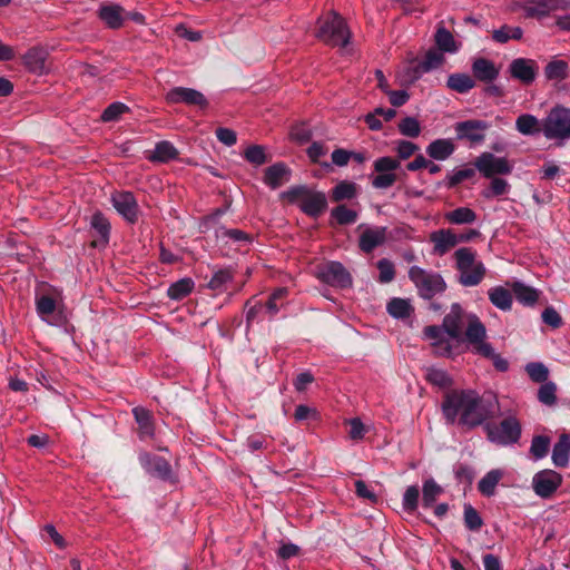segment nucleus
<instances>
[{"mask_svg": "<svg viewBox=\"0 0 570 570\" xmlns=\"http://www.w3.org/2000/svg\"><path fill=\"white\" fill-rule=\"evenodd\" d=\"M442 412L448 423L468 429L481 425L493 415L492 403L472 390L448 393L442 403Z\"/></svg>", "mask_w": 570, "mask_h": 570, "instance_id": "obj_1", "label": "nucleus"}, {"mask_svg": "<svg viewBox=\"0 0 570 570\" xmlns=\"http://www.w3.org/2000/svg\"><path fill=\"white\" fill-rule=\"evenodd\" d=\"M471 315V313L464 312L459 304H452L442 325L426 326L423 330V338L430 342L436 355L451 357L459 352L463 342V328Z\"/></svg>", "mask_w": 570, "mask_h": 570, "instance_id": "obj_2", "label": "nucleus"}, {"mask_svg": "<svg viewBox=\"0 0 570 570\" xmlns=\"http://www.w3.org/2000/svg\"><path fill=\"white\" fill-rule=\"evenodd\" d=\"M458 281L462 286L479 285L487 273L484 264L478 259L476 252L470 247H461L454 252Z\"/></svg>", "mask_w": 570, "mask_h": 570, "instance_id": "obj_3", "label": "nucleus"}, {"mask_svg": "<svg viewBox=\"0 0 570 570\" xmlns=\"http://www.w3.org/2000/svg\"><path fill=\"white\" fill-rule=\"evenodd\" d=\"M542 134L548 140H570V108L560 104L553 106L542 119Z\"/></svg>", "mask_w": 570, "mask_h": 570, "instance_id": "obj_4", "label": "nucleus"}, {"mask_svg": "<svg viewBox=\"0 0 570 570\" xmlns=\"http://www.w3.org/2000/svg\"><path fill=\"white\" fill-rule=\"evenodd\" d=\"M289 203L297 204L309 216H318L326 208V197L321 191H314L305 186H295L281 194Z\"/></svg>", "mask_w": 570, "mask_h": 570, "instance_id": "obj_5", "label": "nucleus"}, {"mask_svg": "<svg viewBox=\"0 0 570 570\" xmlns=\"http://www.w3.org/2000/svg\"><path fill=\"white\" fill-rule=\"evenodd\" d=\"M317 38L326 45L344 48L350 41V31L344 19L336 12H331L320 20Z\"/></svg>", "mask_w": 570, "mask_h": 570, "instance_id": "obj_6", "label": "nucleus"}, {"mask_svg": "<svg viewBox=\"0 0 570 570\" xmlns=\"http://www.w3.org/2000/svg\"><path fill=\"white\" fill-rule=\"evenodd\" d=\"M409 277L416 286L420 296L425 299H431L446 288V284L440 274L426 272L417 266L410 268Z\"/></svg>", "mask_w": 570, "mask_h": 570, "instance_id": "obj_7", "label": "nucleus"}, {"mask_svg": "<svg viewBox=\"0 0 570 570\" xmlns=\"http://www.w3.org/2000/svg\"><path fill=\"white\" fill-rule=\"evenodd\" d=\"M488 439L499 445H510L520 439L521 426L514 416L505 417L500 424L488 423L485 425Z\"/></svg>", "mask_w": 570, "mask_h": 570, "instance_id": "obj_8", "label": "nucleus"}, {"mask_svg": "<svg viewBox=\"0 0 570 570\" xmlns=\"http://www.w3.org/2000/svg\"><path fill=\"white\" fill-rule=\"evenodd\" d=\"M400 160L384 156L375 159L373 169L375 175L371 177V184L375 189H387L397 180L396 169L400 167Z\"/></svg>", "mask_w": 570, "mask_h": 570, "instance_id": "obj_9", "label": "nucleus"}, {"mask_svg": "<svg viewBox=\"0 0 570 570\" xmlns=\"http://www.w3.org/2000/svg\"><path fill=\"white\" fill-rule=\"evenodd\" d=\"M487 330L482 322L475 314H472L468 318V323L464 327L463 341H466L480 355H492L491 344L485 342Z\"/></svg>", "mask_w": 570, "mask_h": 570, "instance_id": "obj_10", "label": "nucleus"}, {"mask_svg": "<svg viewBox=\"0 0 570 570\" xmlns=\"http://www.w3.org/2000/svg\"><path fill=\"white\" fill-rule=\"evenodd\" d=\"M475 168L487 178L495 175H508L513 166L505 157H498L491 153H482L474 161Z\"/></svg>", "mask_w": 570, "mask_h": 570, "instance_id": "obj_11", "label": "nucleus"}, {"mask_svg": "<svg viewBox=\"0 0 570 570\" xmlns=\"http://www.w3.org/2000/svg\"><path fill=\"white\" fill-rule=\"evenodd\" d=\"M522 9L525 17L542 19L557 10L570 9V0H524Z\"/></svg>", "mask_w": 570, "mask_h": 570, "instance_id": "obj_12", "label": "nucleus"}, {"mask_svg": "<svg viewBox=\"0 0 570 570\" xmlns=\"http://www.w3.org/2000/svg\"><path fill=\"white\" fill-rule=\"evenodd\" d=\"M317 277L326 284L347 287L352 284L350 273L338 262H328L317 267Z\"/></svg>", "mask_w": 570, "mask_h": 570, "instance_id": "obj_13", "label": "nucleus"}, {"mask_svg": "<svg viewBox=\"0 0 570 570\" xmlns=\"http://www.w3.org/2000/svg\"><path fill=\"white\" fill-rule=\"evenodd\" d=\"M215 237L219 246L229 247L234 250L245 249L252 243L249 234L236 228H226L225 226L215 228Z\"/></svg>", "mask_w": 570, "mask_h": 570, "instance_id": "obj_14", "label": "nucleus"}, {"mask_svg": "<svg viewBox=\"0 0 570 570\" xmlns=\"http://www.w3.org/2000/svg\"><path fill=\"white\" fill-rule=\"evenodd\" d=\"M489 128V122L475 119L460 121L454 126L456 138L460 140H469L473 145H479L484 141L485 132Z\"/></svg>", "mask_w": 570, "mask_h": 570, "instance_id": "obj_15", "label": "nucleus"}, {"mask_svg": "<svg viewBox=\"0 0 570 570\" xmlns=\"http://www.w3.org/2000/svg\"><path fill=\"white\" fill-rule=\"evenodd\" d=\"M117 213L129 224L138 220L139 208L137 200L130 191H117L111 197Z\"/></svg>", "mask_w": 570, "mask_h": 570, "instance_id": "obj_16", "label": "nucleus"}, {"mask_svg": "<svg viewBox=\"0 0 570 570\" xmlns=\"http://www.w3.org/2000/svg\"><path fill=\"white\" fill-rule=\"evenodd\" d=\"M561 483V474L553 470H542L535 473L532 479V488L541 498H549Z\"/></svg>", "mask_w": 570, "mask_h": 570, "instance_id": "obj_17", "label": "nucleus"}, {"mask_svg": "<svg viewBox=\"0 0 570 570\" xmlns=\"http://www.w3.org/2000/svg\"><path fill=\"white\" fill-rule=\"evenodd\" d=\"M538 70V63L528 58H515L509 65L511 77L525 86L531 85L535 80Z\"/></svg>", "mask_w": 570, "mask_h": 570, "instance_id": "obj_18", "label": "nucleus"}, {"mask_svg": "<svg viewBox=\"0 0 570 570\" xmlns=\"http://www.w3.org/2000/svg\"><path fill=\"white\" fill-rule=\"evenodd\" d=\"M139 462L144 470L150 475L163 480L170 478L171 469L164 458L148 452H141L139 453Z\"/></svg>", "mask_w": 570, "mask_h": 570, "instance_id": "obj_19", "label": "nucleus"}, {"mask_svg": "<svg viewBox=\"0 0 570 570\" xmlns=\"http://www.w3.org/2000/svg\"><path fill=\"white\" fill-rule=\"evenodd\" d=\"M166 98L171 104L184 102L199 107H205L207 105V100L200 91L185 87H176L171 89L168 91Z\"/></svg>", "mask_w": 570, "mask_h": 570, "instance_id": "obj_20", "label": "nucleus"}, {"mask_svg": "<svg viewBox=\"0 0 570 570\" xmlns=\"http://www.w3.org/2000/svg\"><path fill=\"white\" fill-rule=\"evenodd\" d=\"M430 240L433 244V253L438 256L445 255L458 245L456 234L449 228L431 233Z\"/></svg>", "mask_w": 570, "mask_h": 570, "instance_id": "obj_21", "label": "nucleus"}, {"mask_svg": "<svg viewBox=\"0 0 570 570\" xmlns=\"http://www.w3.org/2000/svg\"><path fill=\"white\" fill-rule=\"evenodd\" d=\"M386 227H366L360 236V248L364 253H371L374 248L383 245L386 240Z\"/></svg>", "mask_w": 570, "mask_h": 570, "instance_id": "obj_22", "label": "nucleus"}, {"mask_svg": "<svg viewBox=\"0 0 570 570\" xmlns=\"http://www.w3.org/2000/svg\"><path fill=\"white\" fill-rule=\"evenodd\" d=\"M425 151L430 158L444 161L455 151V144L450 138H439L431 141Z\"/></svg>", "mask_w": 570, "mask_h": 570, "instance_id": "obj_23", "label": "nucleus"}, {"mask_svg": "<svg viewBox=\"0 0 570 570\" xmlns=\"http://www.w3.org/2000/svg\"><path fill=\"white\" fill-rule=\"evenodd\" d=\"M291 179L289 168L283 164L277 163L265 170L264 183L273 189H276Z\"/></svg>", "mask_w": 570, "mask_h": 570, "instance_id": "obj_24", "label": "nucleus"}, {"mask_svg": "<svg viewBox=\"0 0 570 570\" xmlns=\"http://www.w3.org/2000/svg\"><path fill=\"white\" fill-rule=\"evenodd\" d=\"M552 463L557 468H566L570 460V435L561 434L552 449Z\"/></svg>", "mask_w": 570, "mask_h": 570, "instance_id": "obj_25", "label": "nucleus"}, {"mask_svg": "<svg viewBox=\"0 0 570 570\" xmlns=\"http://www.w3.org/2000/svg\"><path fill=\"white\" fill-rule=\"evenodd\" d=\"M472 71L476 79L487 82L493 81L499 76V69L485 58L475 59L472 63Z\"/></svg>", "mask_w": 570, "mask_h": 570, "instance_id": "obj_26", "label": "nucleus"}, {"mask_svg": "<svg viewBox=\"0 0 570 570\" xmlns=\"http://www.w3.org/2000/svg\"><path fill=\"white\" fill-rule=\"evenodd\" d=\"M515 129L524 136L542 132V120L531 114H522L515 120Z\"/></svg>", "mask_w": 570, "mask_h": 570, "instance_id": "obj_27", "label": "nucleus"}, {"mask_svg": "<svg viewBox=\"0 0 570 570\" xmlns=\"http://www.w3.org/2000/svg\"><path fill=\"white\" fill-rule=\"evenodd\" d=\"M23 63L29 71L41 75L46 69V52L40 48H31L23 56Z\"/></svg>", "mask_w": 570, "mask_h": 570, "instance_id": "obj_28", "label": "nucleus"}, {"mask_svg": "<svg viewBox=\"0 0 570 570\" xmlns=\"http://www.w3.org/2000/svg\"><path fill=\"white\" fill-rule=\"evenodd\" d=\"M178 155L177 149L169 141H160L156 144L153 151L147 155V159L153 163H167L175 159Z\"/></svg>", "mask_w": 570, "mask_h": 570, "instance_id": "obj_29", "label": "nucleus"}, {"mask_svg": "<svg viewBox=\"0 0 570 570\" xmlns=\"http://www.w3.org/2000/svg\"><path fill=\"white\" fill-rule=\"evenodd\" d=\"M490 302L501 311H509L512 306V294L503 286H495L488 292Z\"/></svg>", "mask_w": 570, "mask_h": 570, "instance_id": "obj_30", "label": "nucleus"}, {"mask_svg": "<svg viewBox=\"0 0 570 570\" xmlns=\"http://www.w3.org/2000/svg\"><path fill=\"white\" fill-rule=\"evenodd\" d=\"M387 313L397 320H404L413 313V306L410 299L394 297L386 305Z\"/></svg>", "mask_w": 570, "mask_h": 570, "instance_id": "obj_31", "label": "nucleus"}, {"mask_svg": "<svg viewBox=\"0 0 570 570\" xmlns=\"http://www.w3.org/2000/svg\"><path fill=\"white\" fill-rule=\"evenodd\" d=\"M435 43L440 51L455 53L461 45L454 39L452 33L443 27H440L435 33Z\"/></svg>", "mask_w": 570, "mask_h": 570, "instance_id": "obj_32", "label": "nucleus"}, {"mask_svg": "<svg viewBox=\"0 0 570 570\" xmlns=\"http://www.w3.org/2000/svg\"><path fill=\"white\" fill-rule=\"evenodd\" d=\"M444 218L454 225H469L476 220V214L469 207H459L445 213Z\"/></svg>", "mask_w": 570, "mask_h": 570, "instance_id": "obj_33", "label": "nucleus"}, {"mask_svg": "<svg viewBox=\"0 0 570 570\" xmlns=\"http://www.w3.org/2000/svg\"><path fill=\"white\" fill-rule=\"evenodd\" d=\"M503 476V472L499 469L489 471L478 484L479 491L485 495L491 497L495 492V488Z\"/></svg>", "mask_w": 570, "mask_h": 570, "instance_id": "obj_34", "label": "nucleus"}, {"mask_svg": "<svg viewBox=\"0 0 570 570\" xmlns=\"http://www.w3.org/2000/svg\"><path fill=\"white\" fill-rule=\"evenodd\" d=\"M134 415L139 425L140 438H151L154 435L151 413L144 407H136L134 409Z\"/></svg>", "mask_w": 570, "mask_h": 570, "instance_id": "obj_35", "label": "nucleus"}, {"mask_svg": "<svg viewBox=\"0 0 570 570\" xmlns=\"http://www.w3.org/2000/svg\"><path fill=\"white\" fill-rule=\"evenodd\" d=\"M443 493V488L433 479H426L422 487V504L424 508H431L436 499Z\"/></svg>", "mask_w": 570, "mask_h": 570, "instance_id": "obj_36", "label": "nucleus"}, {"mask_svg": "<svg viewBox=\"0 0 570 570\" xmlns=\"http://www.w3.org/2000/svg\"><path fill=\"white\" fill-rule=\"evenodd\" d=\"M446 85L456 92L465 94L475 86V82L468 73H452L449 76Z\"/></svg>", "mask_w": 570, "mask_h": 570, "instance_id": "obj_37", "label": "nucleus"}, {"mask_svg": "<svg viewBox=\"0 0 570 570\" xmlns=\"http://www.w3.org/2000/svg\"><path fill=\"white\" fill-rule=\"evenodd\" d=\"M91 227L97 233L99 238L91 242V246L95 248H105L107 244V222L101 213L94 215L91 220Z\"/></svg>", "mask_w": 570, "mask_h": 570, "instance_id": "obj_38", "label": "nucleus"}, {"mask_svg": "<svg viewBox=\"0 0 570 570\" xmlns=\"http://www.w3.org/2000/svg\"><path fill=\"white\" fill-rule=\"evenodd\" d=\"M511 186L508 180L499 177H492L488 188L482 190V196L487 199L504 196L510 193Z\"/></svg>", "mask_w": 570, "mask_h": 570, "instance_id": "obj_39", "label": "nucleus"}, {"mask_svg": "<svg viewBox=\"0 0 570 570\" xmlns=\"http://www.w3.org/2000/svg\"><path fill=\"white\" fill-rule=\"evenodd\" d=\"M36 307L37 313L41 317V320L52 324L51 318L57 308L56 301L48 295H42L37 298Z\"/></svg>", "mask_w": 570, "mask_h": 570, "instance_id": "obj_40", "label": "nucleus"}, {"mask_svg": "<svg viewBox=\"0 0 570 570\" xmlns=\"http://www.w3.org/2000/svg\"><path fill=\"white\" fill-rule=\"evenodd\" d=\"M517 301L523 305H533L539 297L538 292L522 283H514L512 287Z\"/></svg>", "mask_w": 570, "mask_h": 570, "instance_id": "obj_41", "label": "nucleus"}, {"mask_svg": "<svg viewBox=\"0 0 570 570\" xmlns=\"http://www.w3.org/2000/svg\"><path fill=\"white\" fill-rule=\"evenodd\" d=\"M548 80H563L568 77V63L563 60H551L544 68Z\"/></svg>", "mask_w": 570, "mask_h": 570, "instance_id": "obj_42", "label": "nucleus"}, {"mask_svg": "<svg viewBox=\"0 0 570 570\" xmlns=\"http://www.w3.org/2000/svg\"><path fill=\"white\" fill-rule=\"evenodd\" d=\"M194 288V282L190 278H181L174 284H171L167 291L168 296L171 299H183L186 297Z\"/></svg>", "mask_w": 570, "mask_h": 570, "instance_id": "obj_43", "label": "nucleus"}, {"mask_svg": "<svg viewBox=\"0 0 570 570\" xmlns=\"http://www.w3.org/2000/svg\"><path fill=\"white\" fill-rule=\"evenodd\" d=\"M425 377L431 384L442 389L449 387L452 384L450 375L442 368L428 367Z\"/></svg>", "mask_w": 570, "mask_h": 570, "instance_id": "obj_44", "label": "nucleus"}, {"mask_svg": "<svg viewBox=\"0 0 570 570\" xmlns=\"http://www.w3.org/2000/svg\"><path fill=\"white\" fill-rule=\"evenodd\" d=\"M444 62V55L442 51L431 49L426 52L424 59L420 63L422 71L428 72L439 68Z\"/></svg>", "mask_w": 570, "mask_h": 570, "instance_id": "obj_45", "label": "nucleus"}, {"mask_svg": "<svg viewBox=\"0 0 570 570\" xmlns=\"http://www.w3.org/2000/svg\"><path fill=\"white\" fill-rule=\"evenodd\" d=\"M233 279V273L230 269H219L214 273L213 277L208 283V287L213 291H224L226 285Z\"/></svg>", "mask_w": 570, "mask_h": 570, "instance_id": "obj_46", "label": "nucleus"}, {"mask_svg": "<svg viewBox=\"0 0 570 570\" xmlns=\"http://www.w3.org/2000/svg\"><path fill=\"white\" fill-rule=\"evenodd\" d=\"M356 195V185L350 181H341L338 183L332 193V198L335 202H340L343 199H352Z\"/></svg>", "mask_w": 570, "mask_h": 570, "instance_id": "obj_47", "label": "nucleus"}, {"mask_svg": "<svg viewBox=\"0 0 570 570\" xmlns=\"http://www.w3.org/2000/svg\"><path fill=\"white\" fill-rule=\"evenodd\" d=\"M128 20V12L117 3H109V28L118 29Z\"/></svg>", "mask_w": 570, "mask_h": 570, "instance_id": "obj_48", "label": "nucleus"}, {"mask_svg": "<svg viewBox=\"0 0 570 570\" xmlns=\"http://www.w3.org/2000/svg\"><path fill=\"white\" fill-rule=\"evenodd\" d=\"M287 295V289L285 287H279L274 291L267 301L265 308L269 313L271 316H274L278 313L281 307L284 305L285 297Z\"/></svg>", "mask_w": 570, "mask_h": 570, "instance_id": "obj_49", "label": "nucleus"}, {"mask_svg": "<svg viewBox=\"0 0 570 570\" xmlns=\"http://www.w3.org/2000/svg\"><path fill=\"white\" fill-rule=\"evenodd\" d=\"M550 439L548 436L538 435L532 439L530 452L535 460L543 459L549 451Z\"/></svg>", "mask_w": 570, "mask_h": 570, "instance_id": "obj_50", "label": "nucleus"}, {"mask_svg": "<svg viewBox=\"0 0 570 570\" xmlns=\"http://www.w3.org/2000/svg\"><path fill=\"white\" fill-rule=\"evenodd\" d=\"M399 131L406 137L416 138L421 134V125L414 117H405L399 124Z\"/></svg>", "mask_w": 570, "mask_h": 570, "instance_id": "obj_51", "label": "nucleus"}, {"mask_svg": "<svg viewBox=\"0 0 570 570\" xmlns=\"http://www.w3.org/2000/svg\"><path fill=\"white\" fill-rule=\"evenodd\" d=\"M420 491L416 485L407 487L403 494V509L407 512H414L419 505Z\"/></svg>", "mask_w": 570, "mask_h": 570, "instance_id": "obj_52", "label": "nucleus"}, {"mask_svg": "<svg viewBox=\"0 0 570 570\" xmlns=\"http://www.w3.org/2000/svg\"><path fill=\"white\" fill-rule=\"evenodd\" d=\"M332 216L341 225L353 224L357 219V213L353 209L347 208L344 205L337 206L332 210Z\"/></svg>", "mask_w": 570, "mask_h": 570, "instance_id": "obj_53", "label": "nucleus"}, {"mask_svg": "<svg viewBox=\"0 0 570 570\" xmlns=\"http://www.w3.org/2000/svg\"><path fill=\"white\" fill-rule=\"evenodd\" d=\"M464 522L468 529L478 531L482 527L483 522L478 511L471 507H464Z\"/></svg>", "mask_w": 570, "mask_h": 570, "instance_id": "obj_54", "label": "nucleus"}, {"mask_svg": "<svg viewBox=\"0 0 570 570\" xmlns=\"http://www.w3.org/2000/svg\"><path fill=\"white\" fill-rule=\"evenodd\" d=\"M377 268L380 272L379 281L381 283H390L395 276L394 265L391 261L383 258L377 262Z\"/></svg>", "mask_w": 570, "mask_h": 570, "instance_id": "obj_55", "label": "nucleus"}, {"mask_svg": "<svg viewBox=\"0 0 570 570\" xmlns=\"http://www.w3.org/2000/svg\"><path fill=\"white\" fill-rule=\"evenodd\" d=\"M245 158L253 165L259 166L266 163L265 149L262 146H250L245 151Z\"/></svg>", "mask_w": 570, "mask_h": 570, "instance_id": "obj_56", "label": "nucleus"}, {"mask_svg": "<svg viewBox=\"0 0 570 570\" xmlns=\"http://www.w3.org/2000/svg\"><path fill=\"white\" fill-rule=\"evenodd\" d=\"M525 371L534 382H543L548 377V370L541 363H530L527 365Z\"/></svg>", "mask_w": 570, "mask_h": 570, "instance_id": "obj_57", "label": "nucleus"}, {"mask_svg": "<svg viewBox=\"0 0 570 570\" xmlns=\"http://www.w3.org/2000/svg\"><path fill=\"white\" fill-rule=\"evenodd\" d=\"M475 175V170L473 168H463L456 171H453L448 176V184L450 187H454L460 183L472 178Z\"/></svg>", "mask_w": 570, "mask_h": 570, "instance_id": "obj_58", "label": "nucleus"}, {"mask_svg": "<svg viewBox=\"0 0 570 570\" xmlns=\"http://www.w3.org/2000/svg\"><path fill=\"white\" fill-rule=\"evenodd\" d=\"M419 150V146L409 140H400L396 145V153L401 159H407Z\"/></svg>", "mask_w": 570, "mask_h": 570, "instance_id": "obj_59", "label": "nucleus"}, {"mask_svg": "<svg viewBox=\"0 0 570 570\" xmlns=\"http://www.w3.org/2000/svg\"><path fill=\"white\" fill-rule=\"evenodd\" d=\"M538 397L540 402L551 405L556 401V386L552 383L543 384L539 389Z\"/></svg>", "mask_w": 570, "mask_h": 570, "instance_id": "obj_60", "label": "nucleus"}, {"mask_svg": "<svg viewBox=\"0 0 570 570\" xmlns=\"http://www.w3.org/2000/svg\"><path fill=\"white\" fill-rule=\"evenodd\" d=\"M542 321L553 328H558L562 325V318L553 307H547L542 312Z\"/></svg>", "mask_w": 570, "mask_h": 570, "instance_id": "obj_61", "label": "nucleus"}, {"mask_svg": "<svg viewBox=\"0 0 570 570\" xmlns=\"http://www.w3.org/2000/svg\"><path fill=\"white\" fill-rule=\"evenodd\" d=\"M350 424V432L348 435L352 440H362L365 435L366 429L362 421L357 417L352 419L348 421Z\"/></svg>", "mask_w": 570, "mask_h": 570, "instance_id": "obj_62", "label": "nucleus"}, {"mask_svg": "<svg viewBox=\"0 0 570 570\" xmlns=\"http://www.w3.org/2000/svg\"><path fill=\"white\" fill-rule=\"evenodd\" d=\"M129 112H130L129 107L126 106L125 104L114 102V104L109 105V122L116 121Z\"/></svg>", "mask_w": 570, "mask_h": 570, "instance_id": "obj_63", "label": "nucleus"}, {"mask_svg": "<svg viewBox=\"0 0 570 570\" xmlns=\"http://www.w3.org/2000/svg\"><path fill=\"white\" fill-rule=\"evenodd\" d=\"M216 137L226 146H233L237 141L236 132L228 128H218L216 130Z\"/></svg>", "mask_w": 570, "mask_h": 570, "instance_id": "obj_64", "label": "nucleus"}]
</instances>
